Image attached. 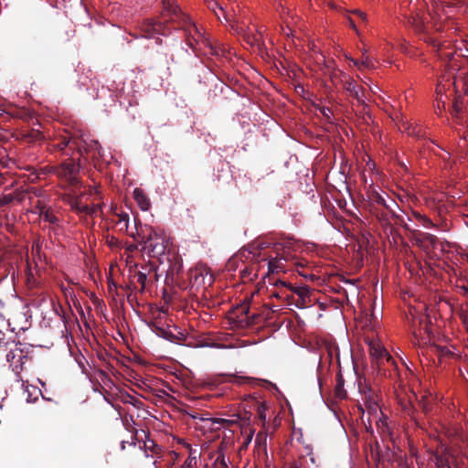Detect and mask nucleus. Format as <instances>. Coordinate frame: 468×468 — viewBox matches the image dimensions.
I'll return each mask as SVG.
<instances>
[{
    "instance_id": "1",
    "label": "nucleus",
    "mask_w": 468,
    "mask_h": 468,
    "mask_svg": "<svg viewBox=\"0 0 468 468\" xmlns=\"http://www.w3.org/2000/svg\"><path fill=\"white\" fill-rule=\"evenodd\" d=\"M164 16H168L172 21L181 22L183 29L186 32L187 45L197 54L225 56L226 48L215 45L202 30L191 21V19L182 13L174 0H163Z\"/></svg>"
},
{
    "instance_id": "2",
    "label": "nucleus",
    "mask_w": 468,
    "mask_h": 468,
    "mask_svg": "<svg viewBox=\"0 0 468 468\" xmlns=\"http://www.w3.org/2000/svg\"><path fill=\"white\" fill-rule=\"evenodd\" d=\"M27 358V351L23 348L22 344L7 338L5 334L0 331V365L9 364L17 381H22L20 373Z\"/></svg>"
},
{
    "instance_id": "3",
    "label": "nucleus",
    "mask_w": 468,
    "mask_h": 468,
    "mask_svg": "<svg viewBox=\"0 0 468 468\" xmlns=\"http://www.w3.org/2000/svg\"><path fill=\"white\" fill-rule=\"evenodd\" d=\"M136 233L142 239V250L149 257L159 259L165 255L171 242L163 229L144 226L136 229Z\"/></svg>"
},
{
    "instance_id": "4",
    "label": "nucleus",
    "mask_w": 468,
    "mask_h": 468,
    "mask_svg": "<svg viewBox=\"0 0 468 468\" xmlns=\"http://www.w3.org/2000/svg\"><path fill=\"white\" fill-rule=\"evenodd\" d=\"M468 80L466 78H463L462 76H449L446 80L445 77H442V80L438 83L436 88V101L437 107L439 110L445 107L446 101L444 99L446 90L448 87L451 85L453 86L455 90V93H461L462 91H466Z\"/></svg>"
},
{
    "instance_id": "5",
    "label": "nucleus",
    "mask_w": 468,
    "mask_h": 468,
    "mask_svg": "<svg viewBox=\"0 0 468 468\" xmlns=\"http://www.w3.org/2000/svg\"><path fill=\"white\" fill-rule=\"evenodd\" d=\"M207 7L214 12L217 17L222 21L229 23L234 27L233 17L236 15V8L233 0H206Z\"/></svg>"
},
{
    "instance_id": "6",
    "label": "nucleus",
    "mask_w": 468,
    "mask_h": 468,
    "mask_svg": "<svg viewBox=\"0 0 468 468\" xmlns=\"http://www.w3.org/2000/svg\"><path fill=\"white\" fill-rule=\"evenodd\" d=\"M357 385L367 413H378L379 406L378 404V394L376 390L370 387L366 378H359Z\"/></svg>"
},
{
    "instance_id": "7",
    "label": "nucleus",
    "mask_w": 468,
    "mask_h": 468,
    "mask_svg": "<svg viewBox=\"0 0 468 468\" xmlns=\"http://www.w3.org/2000/svg\"><path fill=\"white\" fill-rule=\"evenodd\" d=\"M437 468H464L465 458L445 449L436 455Z\"/></svg>"
},
{
    "instance_id": "8",
    "label": "nucleus",
    "mask_w": 468,
    "mask_h": 468,
    "mask_svg": "<svg viewBox=\"0 0 468 468\" xmlns=\"http://www.w3.org/2000/svg\"><path fill=\"white\" fill-rule=\"evenodd\" d=\"M367 196L372 206V211L376 207H382L385 210H388L392 218H399L397 212L394 210V207H397V203L394 199H386L382 194L377 191L373 186H370L367 191Z\"/></svg>"
},
{
    "instance_id": "9",
    "label": "nucleus",
    "mask_w": 468,
    "mask_h": 468,
    "mask_svg": "<svg viewBox=\"0 0 468 468\" xmlns=\"http://www.w3.org/2000/svg\"><path fill=\"white\" fill-rule=\"evenodd\" d=\"M83 194H77L75 191H70L62 196V200L69 205L70 208L77 213L93 214L95 208L90 207L89 205L83 203Z\"/></svg>"
},
{
    "instance_id": "10",
    "label": "nucleus",
    "mask_w": 468,
    "mask_h": 468,
    "mask_svg": "<svg viewBox=\"0 0 468 468\" xmlns=\"http://www.w3.org/2000/svg\"><path fill=\"white\" fill-rule=\"evenodd\" d=\"M50 170L72 186L78 183L79 166L73 161L62 163L59 166H52Z\"/></svg>"
},
{
    "instance_id": "11",
    "label": "nucleus",
    "mask_w": 468,
    "mask_h": 468,
    "mask_svg": "<svg viewBox=\"0 0 468 468\" xmlns=\"http://www.w3.org/2000/svg\"><path fill=\"white\" fill-rule=\"evenodd\" d=\"M342 82L344 89L349 93L350 96L356 99L359 104L366 105V101L367 98L362 87L358 86L349 76H345L342 80Z\"/></svg>"
},
{
    "instance_id": "12",
    "label": "nucleus",
    "mask_w": 468,
    "mask_h": 468,
    "mask_svg": "<svg viewBox=\"0 0 468 468\" xmlns=\"http://www.w3.org/2000/svg\"><path fill=\"white\" fill-rule=\"evenodd\" d=\"M438 53L439 58L446 62L445 67L448 69H454L455 65L452 63V60L454 58L456 52L446 48L444 46H441V43L435 38H429L427 40Z\"/></svg>"
},
{
    "instance_id": "13",
    "label": "nucleus",
    "mask_w": 468,
    "mask_h": 468,
    "mask_svg": "<svg viewBox=\"0 0 468 468\" xmlns=\"http://www.w3.org/2000/svg\"><path fill=\"white\" fill-rule=\"evenodd\" d=\"M368 346L371 356L378 360V362L383 363L384 361H393L392 356L388 354L387 349L380 342L371 340L368 342Z\"/></svg>"
},
{
    "instance_id": "14",
    "label": "nucleus",
    "mask_w": 468,
    "mask_h": 468,
    "mask_svg": "<svg viewBox=\"0 0 468 468\" xmlns=\"http://www.w3.org/2000/svg\"><path fill=\"white\" fill-rule=\"evenodd\" d=\"M143 37L146 38L154 37V34H165L164 24L155 22L153 19H146L141 26Z\"/></svg>"
},
{
    "instance_id": "15",
    "label": "nucleus",
    "mask_w": 468,
    "mask_h": 468,
    "mask_svg": "<svg viewBox=\"0 0 468 468\" xmlns=\"http://www.w3.org/2000/svg\"><path fill=\"white\" fill-rule=\"evenodd\" d=\"M373 213L375 214L378 220L380 222L381 226L384 229L385 233L388 235H392L394 232V228L389 222L388 214H390L388 210L382 211L380 208L376 207L375 210H373Z\"/></svg>"
},
{
    "instance_id": "16",
    "label": "nucleus",
    "mask_w": 468,
    "mask_h": 468,
    "mask_svg": "<svg viewBox=\"0 0 468 468\" xmlns=\"http://www.w3.org/2000/svg\"><path fill=\"white\" fill-rule=\"evenodd\" d=\"M133 198L136 201L138 207L143 211H147L151 207V201L145 192L139 187L134 188L133 193Z\"/></svg>"
},
{
    "instance_id": "17",
    "label": "nucleus",
    "mask_w": 468,
    "mask_h": 468,
    "mask_svg": "<svg viewBox=\"0 0 468 468\" xmlns=\"http://www.w3.org/2000/svg\"><path fill=\"white\" fill-rule=\"evenodd\" d=\"M237 31L239 33H242L244 36V38L246 39L247 43L250 46L254 47H260L262 42V30L261 28H257V33L253 34L250 32H248V30L244 28H237Z\"/></svg>"
},
{
    "instance_id": "18",
    "label": "nucleus",
    "mask_w": 468,
    "mask_h": 468,
    "mask_svg": "<svg viewBox=\"0 0 468 468\" xmlns=\"http://www.w3.org/2000/svg\"><path fill=\"white\" fill-rule=\"evenodd\" d=\"M286 259L284 257H271L268 260L269 272L279 273L285 271Z\"/></svg>"
},
{
    "instance_id": "19",
    "label": "nucleus",
    "mask_w": 468,
    "mask_h": 468,
    "mask_svg": "<svg viewBox=\"0 0 468 468\" xmlns=\"http://www.w3.org/2000/svg\"><path fill=\"white\" fill-rule=\"evenodd\" d=\"M229 382L233 384H250L252 386H261L263 383H267L266 380L250 377H242V376H231L229 379Z\"/></svg>"
},
{
    "instance_id": "20",
    "label": "nucleus",
    "mask_w": 468,
    "mask_h": 468,
    "mask_svg": "<svg viewBox=\"0 0 468 468\" xmlns=\"http://www.w3.org/2000/svg\"><path fill=\"white\" fill-rule=\"evenodd\" d=\"M186 447L188 449V457L184 463H186V467H196L197 461L200 456V451L196 447H192L189 443H186Z\"/></svg>"
},
{
    "instance_id": "21",
    "label": "nucleus",
    "mask_w": 468,
    "mask_h": 468,
    "mask_svg": "<svg viewBox=\"0 0 468 468\" xmlns=\"http://www.w3.org/2000/svg\"><path fill=\"white\" fill-rule=\"evenodd\" d=\"M39 219L48 222L52 229H56L60 227V219L53 213L49 207L45 209L42 214V218H39Z\"/></svg>"
},
{
    "instance_id": "22",
    "label": "nucleus",
    "mask_w": 468,
    "mask_h": 468,
    "mask_svg": "<svg viewBox=\"0 0 468 468\" xmlns=\"http://www.w3.org/2000/svg\"><path fill=\"white\" fill-rule=\"evenodd\" d=\"M433 352L438 356L440 361L443 359L452 357L454 356V351L452 347L447 346H439L435 345L432 346Z\"/></svg>"
},
{
    "instance_id": "23",
    "label": "nucleus",
    "mask_w": 468,
    "mask_h": 468,
    "mask_svg": "<svg viewBox=\"0 0 468 468\" xmlns=\"http://www.w3.org/2000/svg\"><path fill=\"white\" fill-rule=\"evenodd\" d=\"M368 415H369V419L371 417L376 419V425H377V428L379 431V432H381L382 434H390L387 417L382 416V417L378 418L377 413H372V414H368Z\"/></svg>"
},
{
    "instance_id": "24",
    "label": "nucleus",
    "mask_w": 468,
    "mask_h": 468,
    "mask_svg": "<svg viewBox=\"0 0 468 468\" xmlns=\"http://www.w3.org/2000/svg\"><path fill=\"white\" fill-rule=\"evenodd\" d=\"M212 458H215L213 463L215 468H229V460L226 458L225 454L221 450L216 452L212 455Z\"/></svg>"
},
{
    "instance_id": "25",
    "label": "nucleus",
    "mask_w": 468,
    "mask_h": 468,
    "mask_svg": "<svg viewBox=\"0 0 468 468\" xmlns=\"http://www.w3.org/2000/svg\"><path fill=\"white\" fill-rule=\"evenodd\" d=\"M449 437L452 438V442L455 445H459L460 442L468 441V436L463 433V431L458 428L452 429V431H449Z\"/></svg>"
},
{
    "instance_id": "26",
    "label": "nucleus",
    "mask_w": 468,
    "mask_h": 468,
    "mask_svg": "<svg viewBox=\"0 0 468 468\" xmlns=\"http://www.w3.org/2000/svg\"><path fill=\"white\" fill-rule=\"evenodd\" d=\"M31 204L32 207L29 209V213L37 215L38 218H42L45 209L48 207L41 199H37L36 201L32 200Z\"/></svg>"
},
{
    "instance_id": "27",
    "label": "nucleus",
    "mask_w": 468,
    "mask_h": 468,
    "mask_svg": "<svg viewBox=\"0 0 468 468\" xmlns=\"http://www.w3.org/2000/svg\"><path fill=\"white\" fill-rule=\"evenodd\" d=\"M293 294H296L300 299H309L310 290L307 286H298L292 287L290 291L291 298L293 297Z\"/></svg>"
},
{
    "instance_id": "28",
    "label": "nucleus",
    "mask_w": 468,
    "mask_h": 468,
    "mask_svg": "<svg viewBox=\"0 0 468 468\" xmlns=\"http://www.w3.org/2000/svg\"><path fill=\"white\" fill-rule=\"evenodd\" d=\"M115 224L120 231H128L129 215L126 213L117 214V219L115 221Z\"/></svg>"
},
{
    "instance_id": "29",
    "label": "nucleus",
    "mask_w": 468,
    "mask_h": 468,
    "mask_svg": "<svg viewBox=\"0 0 468 468\" xmlns=\"http://www.w3.org/2000/svg\"><path fill=\"white\" fill-rule=\"evenodd\" d=\"M410 218H411V221L413 219H416L425 228H431L433 226L432 222L426 216L421 215L420 213H419L417 211H412Z\"/></svg>"
},
{
    "instance_id": "30",
    "label": "nucleus",
    "mask_w": 468,
    "mask_h": 468,
    "mask_svg": "<svg viewBox=\"0 0 468 468\" xmlns=\"http://www.w3.org/2000/svg\"><path fill=\"white\" fill-rule=\"evenodd\" d=\"M335 395L337 399H344L346 396V392L344 389V379L341 376L337 377L336 384L335 387Z\"/></svg>"
},
{
    "instance_id": "31",
    "label": "nucleus",
    "mask_w": 468,
    "mask_h": 468,
    "mask_svg": "<svg viewBox=\"0 0 468 468\" xmlns=\"http://www.w3.org/2000/svg\"><path fill=\"white\" fill-rule=\"evenodd\" d=\"M397 215L399 218H393L396 220V223L403 226L407 229H411L410 226L409 225L408 221H411V218L410 215H402L400 213L397 212Z\"/></svg>"
},
{
    "instance_id": "32",
    "label": "nucleus",
    "mask_w": 468,
    "mask_h": 468,
    "mask_svg": "<svg viewBox=\"0 0 468 468\" xmlns=\"http://www.w3.org/2000/svg\"><path fill=\"white\" fill-rule=\"evenodd\" d=\"M268 407L265 402L261 401L257 404V414L259 419L263 422V424L266 421V410Z\"/></svg>"
},
{
    "instance_id": "33",
    "label": "nucleus",
    "mask_w": 468,
    "mask_h": 468,
    "mask_svg": "<svg viewBox=\"0 0 468 468\" xmlns=\"http://www.w3.org/2000/svg\"><path fill=\"white\" fill-rule=\"evenodd\" d=\"M101 150L102 148L97 141H91L87 148H85V151L93 152L94 155L98 154L99 156H102Z\"/></svg>"
},
{
    "instance_id": "34",
    "label": "nucleus",
    "mask_w": 468,
    "mask_h": 468,
    "mask_svg": "<svg viewBox=\"0 0 468 468\" xmlns=\"http://www.w3.org/2000/svg\"><path fill=\"white\" fill-rule=\"evenodd\" d=\"M361 65L364 69H372L374 68L373 59L367 55V51L364 50L362 52V58H361Z\"/></svg>"
},
{
    "instance_id": "35",
    "label": "nucleus",
    "mask_w": 468,
    "mask_h": 468,
    "mask_svg": "<svg viewBox=\"0 0 468 468\" xmlns=\"http://www.w3.org/2000/svg\"><path fill=\"white\" fill-rule=\"evenodd\" d=\"M75 141H72L71 139L63 138L59 143L55 144L54 146L57 147L59 150H64L67 146L75 145Z\"/></svg>"
},
{
    "instance_id": "36",
    "label": "nucleus",
    "mask_w": 468,
    "mask_h": 468,
    "mask_svg": "<svg viewBox=\"0 0 468 468\" xmlns=\"http://www.w3.org/2000/svg\"><path fill=\"white\" fill-rule=\"evenodd\" d=\"M274 285L278 288V289H282V291H291V288L292 287L289 282H285V281H282L280 279L276 280L274 282Z\"/></svg>"
},
{
    "instance_id": "37",
    "label": "nucleus",
    "mask_w": 468,
    "mask_h": 468,
    "mask_svg": "<svg viewBox=\"0 0 468 468\" xmlns=\"http://www.w3.org/2000/svg\"><path fill=\"white\" fill-rule=\"evenodd\" d=\"M279 291H276L271 293V296L276 298H281L287 300L289 303H291V295L290 293H287L286 292L282 291V289H278Z\"/></svg>"
},
{
    "instance_id": "38",
    "label": "nucleus",
    "mask_w": 468,
    "mask_h": 468,
    "mask_svg": "<svg viewBox=\"0 0 468 468\" xmlns=\"http://www.w3.org/2000/svg\"><path fill=\"white\" fill-rule=\"evenodd\" d=\"M135 278H136V281L139 284H141V289L144 290V287H145V282H146V280H147V275L146 273L143 272V271H138L135 275Z\"/></svg>"
},
{
    "instance_id": "39",
    "label": "nucleus",
    "mask_w": 468,
    "mask_h": 468,
    "mask_svg": "<svg viewBox=\"0 0 468 468\" xmlns=\"http://www.w3.org/2000/svg\"><path fill=\"white\" fill-rule=\"evenodd\" d=\"M412 24L418 30H423L425 28L424 18H420L419 16L412 17Z\"/></svg>"
},
{
    "instance_id": "40",
    "label": "nucleus",
    "mask_w": 468,
    "mask_h": 468,
    "mask_svg": "<svg viewBox=\"0 0 468 468\" xmlns=\"http://www.w3.org/2000/svg\"><path fill=\"white\" fill-rule=\"evenodd\" d=\"M410 315H411V320H410V318L408 317V321L410 323V329L412 331V335L415 338L418 337V331H417V326H416V319H415V316L412 313H410Z\"/></svg>"
},
{
    "instance_id": "41",
    "label": "nucleus",
    "mask_w": 468,
    "mask_h": 468,
    "mask_svg": "<svg viewBox=\"0 0 468 468\" xmlns=\"http://www.w3.org/2000/svg\"><path fill=\"white\" fill-rule=\"evenodd\" d=\"M319 111L326 121H331V115L333 114V112L330 108L323 106L319 108Z\"/></svg>"
},
{
    "instance_id": "42",
    "label": "nucleus",
    "mask_w": 468,
    "mask_h": 468,
    "mask_svg": "<svg viewBox=\"0 0 468 468\" xmlns=\"http://www.w3.org/2000/svg\"><path fill=\"white\" fill-rule=\"evenodd\" d=\"M14 200L12 194L3 195L0 197V207L10 204Z\"/></svg>"
},
{
    "instance_id": "43",
    "label": "nucleus",
    "mask_w": 468,
    "mask_h": 468,
    "mask_svg": "<svg viewBox=\"0 0 468 468\" xmlns=\"http://www.w3.org/2000/svg\"><path fill=\"white\" fill-rule=\"evenodd\" d=\"M237 422H238V419H231V420L217 419V420H214V423L228 424V425H232V424H235Z\"/></svg>"
},
{
    "instance_id": "44",
    "label": "nucleus",
    "mask_w": 468,
    "mask_h": 468,
    "mask_svg": "<svg viewBox=\"0 0 468 468\" xmlns=\"http://www.w3.org/2000/svg\"><path fill=\"white\" fill-rule=\"evenodd\" d=\"M152 330L156 332L159 335L165 337L166 332L162 327L158 326L155 323L152 324Z\"/></svg>"
},
{
    "instance_id": "45",
    "label": "nucleus",
    "mask_w": 468,
    "mask_h": 468,
    "mask_svg": "<svg viewBox=\"0 0 468 468\" xmlns=\"http://www.w3.org/2000/svg\"><path fill=\"white\" fill-rule=\"evenodd\" d=\"M135 400L136 399L133 397H132L131 395H129L128 393H125L124 395H122V401L123 403H130V404L134 405Z\"/></svg>"
},
{
    "instance_id": "46",
    "label": "nucleus",
    "mask_w": 468,
    "mask_h": 468,
    "mask_svg": "<svg viewBox=\"0 0 468 468\" xmlns=\"http://www.w3.org/2000/svg\"><path fill=\"white\" fill-rule=\"evenodd\" d=\"M352 14H355L358 16V18L362 21H366L367 20V14L364 13L363 11L359 10V9H354L352 11H350Z\"/></svg>"
},
{
    "instance_id": "47",
    "label": "nucleus",
    "mask_w": 468,
    "mask_h": 468,
    "mask_svg": "<svg viewBox=\"0 0 468 468\" xmlns=\"http://www.w3.org/2000/svg\"><path fill=\"white\" fill-rule=\"evenodd\" d=\"M238 312L241 314L248 315L250 312V306L248 303H243L238 308Z\"/></svg>"
},
{
    "instance_id": "48",
    "label": "nucleus",
    "mask_w": 468,
    "mask_h": 468,
    "mask_svg": "<svg viewBox=\"0 0 468 468\" xmlns=\"http://www.w3.org/2000/svg\"><path fill=\"white\" fill-rule=\"evenodd\" d=\"M346 58L348 60H350L353 63V65L356 67L358 69H364L363 66L361 65V59H355L348 56H346Z\"/></svg>"
},
{
    "instance_id": "49",
    "label": "nucleus",
    "mask_w": 468,
    "mask_h": 468,
    "mask_svg": "<svg viewBox=\"0 0 468 468\" xmlns=\"http://www.w3.org/2000/svg\"><path fill=\"white\" fill-rule=\"evenodd\" d=\"M308 299H300L298 298L296 301H295V305L298 307V308H303L307 305L308 303Z\"/></svg>"
},
{
    "instance_id": "50",
    "label": "nucleus",
    "mask_w": 468,
    "mask_h": 468,
    "mask_svg": "<svg viewBox=\"0 0 468 468\" xmlns=\"http://www.w3.org/2000/svg\"><path fill=\"white\" fill-rule=\"evenodd\" d=\"M347 24L351 28H353L356 32V34H359L354 20L350 16H347Z\"/></svg>"
},
{
    "instance_id": "51",
    "label": "nucleus",
    "mask_w": 468,
    "mask_h": 468,
    "mask_svg": "<svg viewBox=\"0 0 468 468\" xmlns=\"http://www.w3.org/2000/svg\"><path fill=\"white\" fill-rule=\"evenodd\" d=\"M446 197L443 194H437L433 199L434 201H437L438 203H442L443 202V198Z\"/></svg>"
},
{
    "instance_id": "52",
    "label": "nucleus",
    "mask_w": 468,
    "mask_h": 468,
    "mask_svg": "<svg viewBox=\"0 0 468 468\" xmlns=\"http://www.w3.org/2000/svg\"><path fill=\"white\" fill-rule=\"evenodd\" d=\"M5 113L7 114H13L7 108H5L4 105H0V115H3Z\"/></svg>"
},
{
    "instance_id": "53",
    "label": "nucleus",
    "mask_w": 468,
    "mask_h": 468,
    "mask_svg": "<svg viewBox=\"0 0 468 468\" xmlns=\"http://www.w3.org/2000/svg\"><path fill=\"white\" fill-rule=\"evenodd\" d=\"M61 290L66 296L71 293V289L69 287L61 286Z\"/></svg>"
},
{
    "instance_id": "54",
    "label": "nucleus",
    "mask_w": 468,
    "mask_h": 468,
    "mask_svg": "<svg viewBox=\"0 0 468 468\" xmlns=\"http://www.w3.org/2000/svg\"><path fill=\"white\" fill-rule=\"evenodd\" d=\"M403 125H404V129L408 132L409 134H415L414 130L412 132L410 130V124L404 123Z\"/></svg>"
},
{
    "instance_id": "55",
    "label": "nucleus",
    "mask_w": 468,
    "mask_h": 468,
    "mask_svg": "<svg viewBox=\"0 0 468 468\" xmlns=\"http://www.w3.org/2000/svg\"><path fill=\"white\" fill-rule=\"evenodd\" d=\"M369 90L373 94L377 93V90H378V86H369Z\"/></svg>"
},
{
    "instance_id": "56",
    "label": "nucleus",
    "mask_w": 468,
    "mask_h": 468,
    "mask_svg": "<svg viewBox=\"0 0 468 468\" xmlns=\"http://www.w3.org/2000/svg\"><path fill=\"white\" fill-rule=\"evenodd\" d=\"M309 460L310 462L312 463V464L314 465L315 468H317L318 466L315 464V459L314 457L312 455V454H309Z\"/></svg>"
},
{
    "instance_id": "57",
    "label": "nucleus",
    "mask_w": 468,
    "mask_h": 468,
    "mask_svg": "<svg viewBox=\"0 0 468 468\" xmlns=\"http://www.w3.org/2000/svg\"><path fill=\"white\" fill-rule=\"evenodd\" d=\"M453 107L456 112H459L461 111V107L459 106L458 101L454 103Z\"/></svg>"
},
{
    "instance_id": "58",
    "label": "nucleus",
    "mask_w": 468,
    "mask_h": 468,
    "mask_svg": "<svg viewBox=\"0 0 468 468\" xmlns=\"http://www.w3.org/2000/svg\"><path fill=\"white\" fill-rule=\"evenodd\" d=\"M136 249L135 245H130L127 247L126 250L128 251H133Z\"/></svg>"
},
{
    "instance_id": "59",
    "label": "nucleus",
    "mask_w": 468,
    "mask_h": 468,
    "mask_svg": "<svg viewBox=\"0 0 468 468\" xmlns=\"http://www.w3.org/2000/svg\"><path fill=\"white\" fill-rule=\"evenodd\" d=\"M394 210H395L396 212H398V213H400V214L404 215V212H403L401 209H399V207H398V206H397V207H394Z\"/></svg>"
},
{
    "instance_id": "60",
    "label": "nucleus",
    "mask_w": 468,
    "mask_h": 468,
    "mask_svg": "<svg viewBox=\"0 0 468 468\" xmlns=\"http://www.w3.org/2000/svg\"><path fill=\"white\" fill-rule=\"evenodd\" d=\"M121 448H122V450H124V449H125V441H122L121 442Z\"/></svg>"
},
{
    "instance_id": "61",
    "label": "nucleus",
    "mask_w": 468,
    "mask_h": 468,
    "mask_svg": "<svg viewBox=\"0 0 468 468\" xmlns=\"http://www.w3.org/2000/svg\"><path fill=\"white\" fill-rule=\"evenodd\" d=\"M104 400L107 401L109 404H111L112 406H113V404L104 396Z\"/></svg>"
},
{
    "instance_id": "62",
    "label": "nucleus",
    "mask_w": 468,
    "mask_h": 468,
    "mask_svg": "<svg viewBox=\"0 0 468 468\" xmlns=\"http://www.w3.org/2000/svg\"><path fill=\"white\" fill-rule=\"evenodd\" d=\"M367 165H368V166H370V165L374 166V165H375V163H372L371 161H369V162L367 163Z\"/></svg>"
},
{
    "instance_id": "63",
    "label": "nucleus",
    "mask_w": 468,
    "mask_h": 468,
    "mask_svg": "<svg viewBox=\"0 0 468 468\" xmlns=\"http://www.w3.org/2000/svg\"><path fill=\"white\" fill-rule=\"evenodd\" d=\"M280 7L282 8V11L284 10V6L282 5V4H280L277 8L279 9Z\"/></svg>"
},
{
    "instance_id": "64",
    "label": "nucleus",
    "mask_w": 468,
    "mask_h": 468,
    "mask_svg": "<svg viewBox=\"0 0 468 468\" xmlns=\"http://www.w3.org/2000/svg\"><path fill=\"white\" fill-rule=\"evenodd\" d=\"M180 468H192V467H186V463H184Z\"/></svg>"
}]
</instances>
